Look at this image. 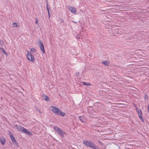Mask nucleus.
I'll return each instance as SVG.
<instances>
[{"label":"nucleus","instance_id":"nucleus-1","mask_svg":"<svg viewBox=\"0 0 149 149\" xmlns=\"http://www.w3.org/2000/svg\"><path fill=\"white\" fill-rule=\"evenodd\" d=\"M49 109L54 113L58 115L64 116L65 115V113L62 112L56 106H51Z\"/></svg>","mask_w":149,"mask_h":149},{"label":"nucleus","instance_id":"nucleus-2","mask_svg":"<svg viewBox=\"0 0 149 149\" xmlns=\"http://www.w3.org/2000/svg\"><path fill=\"white\" fill-rule=\"evenodd\" d=\"M83 143L86 146L93 149H97L96 148H97L93 142L90 140H84L83 141Z\"/></svg>","mask_w":149,"mask_h":149},{"label":"nucleus","instance_id":"nucleus-3","mask_svg":"<svg viewBox=\"0 0 149 149\" xmlns=\"http://www.w3.org/2000/svg\"><path fill=\"white\" fill-rule=\"evenodd\" d=\"M54 129L57 132L58 134H59L62 137H64V134H65V133L64 131L56 126L54 127Z\"/></svg>","mask_w":149,"mask_h":149},{"label":"nucleus","instance_id":"nucleus-4","mask_svg":"<svg viewBox=\"0 0 149 149\" xmlns=\"http://www.w3.org/2000/svg\"><path fill=\"white\" fill-rule=\"evenodd\" d=\"M27 54L26 57L27 59L29 61H31L33 63L35 61V58L34 56L31 53H29V52Z\"/></svg>","mask_w":149,"mask_h":149},{"label":"nucleus","instance_id":"nucleus-5","mask_svg":"<svg viewBox=\"0 0 149 149\" xmlns=\"http://www.w3.org/2000/svg\"><path fill=\"white\" fill-rule=\"evenodd\" d=\"M68 9L73 13H77V9L74 7L69 6H68Z\"/></svg>","mask_w":149,"mask_h":149},{"label":"nucleus","instance_id":"nucleus-6","mask_svg":"<svg viewBox=\"0 0 149 149\" xmlns=\"http://www.w3.org/2000/svg\"><path fill=\"white\" fill-rule=\"evenodd\" d=\"M39 47L40 49L41 50L43 53L45 54V51L44 49V47L43 44L42 42L40 40L39 41Z\"/></svg>","mask_w":149,"mask_h":149},{"label":"nucleus","instance_id":"nucleus-7","mask_svg":"<svg viewBox=\"0 0 149 149\" xmlns=\"http://www.w3.org/2000/svg\"><path fill=\"white\" fill-rule=\"evenodd\" d=\"M136 109L138 113L139 118L143 122H144V120L142 116V112L141 110L140 109H138L136 108Z\"/></svg>","mask_w":149,"mask_h":149},{"label":"nucleus","instance_id":"nucleus-8","mask_svg":"<svg viewBox=\"0 0 149 149\" xmlns=\"http://www.w3.org/2000/svg\"><path fill=\"white\" fill-rule=\"evenodd\" d=\"M23 128V130L22 132H23L24 133H26L27 134L29 135H32V133L29 132L28 130H27L24 127Z\"/></svg>","mask_w":149,"mask_h":149},{"label":"nucleus","instance_id":"nucleus-9","mask_svg":"<svg viewBox=\"0 0 149 149\" xmlns=\"http://www.w3.org/2000/svg\"><path fill=\"white\" fill-rule=\"evenodd\" d=\"M16 128L17 130H18L19 131H22L23 130V128L24 127H23L21 125H16Z\"/></svg>","mask_w":149,"mask_h":149},{"label":"nucleus","instance_id":"nucleus-10","mask_svg":"<svg viewBox=\"0 0 149 149\" xmlns=\"http://www.w3.org/2000/svg\"><path fill=\"white\" fill-rule=\"evenodd\" d=\"M13 143H14V144L16 145V146L18 145V143L16 141L15 138L14 137H12L11 139Z\"/></svg>","mask_w":149,"mask_h":149},{"label":"nucleus","instance_id":"nucleus-11","mask_svg":"<svg viewBox=\"0 0 149 149\" xmlns=\"http://www.w3.org/2000/svg\"><path fill=\"white\" fill-rule=\"evenodd\" d=\"M110 62L108 61H103L102 62V64H104V65L106 66H108L110 64Z\"/></svg>","mask_w":149,"mask_h":149},{"label":"nucleus","instance_id":"nucleus-12","mask_svg":"<svg viewBox=\"0 0 149 149\" xmlns=\"http://www.w3.org/2000/svg\"><path fill=\"white\" fill-rule=\"evenodd\" d=\"M0 141L1 142V143L3 145L5 144L6 142V140L4 139H0Z\"/></svg>","mask_w":149,"mask_h":149},{"label":"nucleus","instance_id":"nucleus-13","mask_svg":"<svg viewBox=\"0 0 149 149\" xmlns=\"http://www.w3.org/2000/svg\"><path fill=\"white\" fill-rule=\"evenodd\" d=\"M83 84L84 85H86L88 86H91V84L89 83L86 82H83Z\"/></svg>","mask_w":149,"mask_h":149},{"label":"nucleus","instance_id":"nucleus-14","mask_svg":"<svg viewBox=\"0 0 149 149\" xmlns=\"http://www.w3.org/2000/svg\"><path fill=\"white\" fill-rule=\"evenodd\" d=\"M45 100L47 101H49L50 100V99L48 96H46L45 97Z\"/></svg>","mask_w":149,"mask_h":149},{"label":"nucleus","instance_id":"nucleus-15","mask_svg":"<svg viewBox=\"0 0 149 149\" xmlns=\"http://www.w3.org/2000/svg\"><path fill=\"white\" fill-rule=\"evenodd\" d=\"M12 26L13 27H17L18 26L17 24L16 23H13L12 24Z\"/></svg>","mask_w":149,"mask_h":149},{"label":"nucleus","instance_id":"nucleus-16","mask_svg":"<svg viewBox=\"0 0 149 149\" xmlns=\"http://www.w3.org/2000/svg\"><path fill=\"white\" fill-rule=\"evenodd\" d=\"M30 51L33 52H36V49L35 48H32L31 49Z\"/></svg>","mask_w":149,"mask_h":149},{"label":"nucleus","instance_id":"nucleus-17","mask_svg":"<svg viewBox=\"0 0 149 149\" xmlns=\"http://www.w3.org/2000/svg\"><path fill=\"white\" fill-rule=\"evenodd\" d=\"M0 49H1V50L3 51V52L6 54H7V53H6V52H5V49H4L3 48V47H1V48H0Z\"/></svg>","mask_w":149,"mask_h":149},{"label":"nucleus","instance_id":"nucleus-18","mask_svg":"<svg viewBox=\"0 0 149 149\" xmlns=\"http://www.w3.org/2000/svg\"><path fill=\"white\" fill-rule=\"evenodd\" d=\"M4 44V42L3 40H0V45L1 46H3Z\"/></svg>","mask_w":149,"mask_h":149},{"label":"nucleus","instance_id":"nucleus-19","mask_svg":"<svg viewBox=\"0 0 149 149\" xmlns=\"http://www.w3.org/2000/svg\"><path fill=\"white\" fill-rule=\"evenodd\" d=\"M47 10L48 12L49 11V9L50 8V7L48 6V3L47 2Z\"/></svg>","mask_w":149,"mask_h":149},{"label":"nucleus","instance_id":"nucleus-20","mask_svg":"<svg viewBox=\"0 0 149 149\" xmlns=\"http://www.w3.org/2000/svg\"><path fill=\"white\" fill-rule=\"evenodd\" d=\"M36 109L40 113H41L42 112L40 111V110L38 109L37 107H35Z\"/></svg>","mask_w":149,"mask_h":149},{"label":"nucleus","instance_id":"nucleus-21","mask_svg":"<svg viewBox=\"0 0 149 149\" xmlns=\"http://www.w3.org/2000/svg\"><path fill=\"white\" fill-rule=\"evenodd\" d=\"M9 136L11 138H11H12V137H14L13 135V134L11 133H9Z\"/></svg>","mask_w":149,"mask_h":149},{"label":"nucleus","instance_id":"nucleus-22","mask_svg":"<svg viewBox=\"0 0 149 149\" xmlns=\"http://www.w3.org/2000/svg\"><path fill=\"white\" fill-rule=\"evenodd\" d=\"M79 74V72H77L75 74V75L77 76H78Z\"/></svg>","mask_w":149,"mask_h":149},{"label":"nucleus","instance_id":"nucleus-23","mask_svg":"<svg viewBox=\"0 0 149 149\" xmlns=\"http://www.w3.org/2000/svg\"><path fill=\"white\" fill-rule=\"evenodd\" d=\"M98 142L101 145H103V143L102 142H101V141H98Z\"/></svg>","mask_w":149,"mask_h":149},{"label":"nucleus","instance_id":"nucleus-24","mask_svg":"<svg viewBox=\"0 0 149 149\" xmlns=\"http://www.w3.org/2000/svg\"><path fill=\"white\" fill-rule=\"evenodd\" d=\"M35 23L36 24H37V23H38V20L37 18L36 19V21L35 22Z\"/></svg>","mask_w":149,"mask_h":149},{"label":"nucleus","instance_id":"nucleus-25","mask_svg":"<svg viewBox=\"0 0 149 149\" xmlns=\"http://www.w3.org/2000/svg\"><path fill=\"white\" fill-rule=\"evenodd\" d=\"M60 20L61 22V23L63 22H64L63 20L62 19H61Z\"/></svg>","mask_w":149,"mask_h":149},{"label":"nucleus","instance_id":"nucleus-26","mask_svg":"<svg viewBox=\"0 0 149 149\" xmlns=\"http://www.w3.org/2000/svg\"><path fill=\"white\" fill-rule=\"evenodd\" d=\"M148 111L149 112V105H148Z\"/></svg>","mask_w":149,"mask_h":149},{"label":"nucleus","instance_id":"nucleus-27","mask_svg":"<svg viewBox=\"0 0 149 149\" xmlns=\"http://www.w3.org/2000/svg\"><path fill=\"white\" fill-rule=\"evenodd\" d=\"M77 38L78 39H80V37H79V36H77Z\"/></svg>","mask_w":149,"mask_h":149},{"label":"nucleus","instance_id":"nucleus-28","mask_svg":"<svg viewBox=\"0 0 149 149\" xmlns=\"http://www.w3.org/2000/svg\"><path fill=\"white\" fill-rule=\"evenodd\" d=\"M48 15H49V17H50V14H49V12L48 11Z\"/></svg>","mask_w":149,"mask_h":149},{"label":"nucleus","instance_id":"nucleus-29","mask_svg":"<svg viewBox=\"0 0 149 149\" xmlns=\"http://www.w3.org/2000/svg\"><path fill=\"white\" fill-rule=\"evenodd\" d=\"M80 120H81V122H83V121L82 120V119H81H81H80Z\"/></svg>","mask_w":149,"mask_h":149},{"label":"nucleus","instance_id":"nucleus-30","mask_svg":"<svg viewBox=\"0 0 149 149\" xmlns=\"http://www.w3.org/2000/svg\"><path fill=\"white\" fill-rule=\"evenodd\" d=\"M134 106L135 107H136V105H134Z\"/></svg>","mask_w":149,"mask_h":149},{"label":"nucleus","instance_id":"nucleus-31","mask_svg":"<svg viewBox=\"0 0 149 149\" xmlns=\"http://www.w3.org/2000/svg\"><path fill=\"white\" fill-rule=\"evenodd\" d=\"M74 23H76V22H74Z\"/></svg>","mask_w":149,"mask_h":149},{"label":"nucleus","instance_id":"nucleus-32","mask_svg":"<svg viewBox=\"0 0 149 149\" xmlns=\"http://www.w3.org/2000/svg\"><path fill=\"white\" fill-rule=\"evenodd\" d=\"M104 149H105V148H104Z\"/></svg>","mask_w":149,"mask_h":149}]
</instances>
